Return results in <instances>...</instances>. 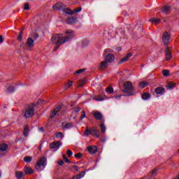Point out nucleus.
<instances>
[{"label": "nucleus", "instance_id": "1", "mask_svg": "<svg viewBox=\"0 0 179 179\" xmlns=\"http://www.w3.org/2000/svg\"><path fill=\"white\" fill-rule=\"evenodd\" d=\"M75 31L72 29H66L64 35L63 34H57L52 35L51 41L53 44H55V47L53 49V51H57L59 48L60 45L69 43L73 38H75Z\"/></svg>", "mask_w": 179, "mask_h": 179}, {"label": "nucleus", "instance_id": "2", "mask_svg": "<svg viewBox=\"0 0 179 179\" xmlns=\"http://www.w3.org/2000/svg\"><path fill=\"white\" fill-rule=\"evenodd\" d=\"M123 93L126 94V96H134L135 94V87L131 81H126L123 83Z\"/></svg>", "mask_w": 179, "mask_h": 179}, {"label": "nucleus", "instance_id": "3", "mask_svg": "<svg viewBox=\"0 0 179 179\" xmlns=\"http://www.w3.org/2000/svg\"><path fill=\"white\" fill-rule=\"evenodd\" d=\"M45 166H47V158L45 157H41L38 160L35 169L37 171H43L45 169Z\"/></svg>", "mask_w": 179, "mask_h": 179}, {"label": "nucleus", "instance_id": "4", "mask_svg": "<svg viewBox=\"0 0 179 179\" xmlns=\"http://www.w3.org/2000/svg\"><path fill=\"white\" fill-rule=\"evenodd\" d=\"M34 104L28 106L24 110L23 114L25 118H31L34 115Z\"/></svg>", "mask_w": 179, "mask_h": 179}, {"label": "nucleus", "instance_id": "5", "mask_svg": "<svg viewBox=\"0 0 179 179\" xmlns=\"http://www.w3.org/2000/svg\"><path fill=\"white\" fill-rule=\"evenodd\" d=\"M111 52H113V50L111 49H106L104 50V54L106 55L105 59L108 64H111V62L115 59V56Z\"/></svg>", "mask_w": 179, "mask_h": 179}, {"label": "nucleus", "instance_id": "6", "mask_svg": "<svg viewBox=\"0 0 179 179\" xmlns=\"http://www.w3.org/2000/svg\"><path fill=\"white\" fill-rule=\"evenodd\" d=\"M9 150V145L3 143L0 144V157L5 156L7 152Z\"/></svg>", "mask_w": 179, "mask_h": 179}, {"label": "nucleus", "instance_id": "7", "mask_svg": "<svg viewBox=\"0 0 179 179\" xmlns=\"http://www.w3.org/2000/svg\"><path fill=\"white\" fill-rule=\"evenodd\" d=\"M162 40L164 45L169 47V42L170 41V34L169 32H164L162 36Z\"/></svg>", "mask_w": 179, "mask_h": 179}, {"label": "nucleus", "instance_id": "8", "mask_svg": "<svg viewBox=\"0 0 179 179\" xmlns=\"http://www.w3.org/2000/svg\"><path fill=\"white\" fill-rule=\"evenodd\" d=\"M34 47V41L31 38H29L26 43V48L27 51H30Z\"/></svg>", "mask_w": 179, "mask_h": 179}, {"label": "nucleus", "instance_id": "9", "mask_svg": "<svg viewBox=\"0 0 179 179\" xmlns=\"http://www.w3.org/2000/svg\"><path fill=\"white\" fill-rule=\"evenodd\" d=\"M65 6V4L63 3L59 2L52 6V8L54 10H59V12H62V10L64 9V7Z\"/></svg>", "mask_w": 179, "mask_h": 179}, {"label": "nucleus", "instance_id": "10", "mask_svg": "<svg viewBox=\"0 0 179 179\" xmlns=\"http://www.w3.org/2000/svg\"><path fill=\"white\" fill-rule=\"evenodd\" d=\"M165 58L166 61H170L171 58H173V55H171V50H170V48L166 47L165 49Z\"/></svg>", "mask_w": 179, "mask_h": 179}, {"label": "nucleus", "instance_id": "11", "mask_svg": "<svg viewBox=\"0 0 179 179\" xmlns=\"http://www.w3.org/2000/svg\"><path fill=\"white\" fill-rule=\"evenodd\" d=\"M62 109V107L61 106H59L56 108H55L54 110L52 112L50 118H54L55 115H59V111Z\"/></svg>", "mask_w": 179, "mask_h": 179}, {"label": "nucleus", "instance_id": "12", "mask_svg": "<svg viewBox=\"0 0 179 179\" xmlns=\"http://www.w3.org/2000/svg\"><path fill=\"white\" fill-rule=\"evenodd\" d=\"M92 114L95 120H97L98 121H101V120H103V114L101 113L96 110Z\"/></svg>", "mask_w": 179, "mask_h": 179}, {"label": "nucleus", "instance_id": "13", "mask_svg": "<svg viewBox=\"0 0 179 179\" xmlns=\"http://www.w3.org/2000/svg\"><path fill=\"white\" fill-rule=\"evenodd\" d=\"M67 24H73L78 22V17H72L67 18L66 21Z\"/></svg>", "mask_w": 179, "mask_h": 179}, {"label": "nucleus", "instance_id": "14", "mask_svg": "<svg viewBox=\"0 0 179 179\" xmlns=\"http://www.w3.org/2000/svg\"><path fill=\"white\" fill-rule=\"evenodd\" d=\"M60 146H61V142L59 141L53 142L50 144V149H59Z\"/></svg>", "mask_w": 179, "mask_h": 179}, {"label": "nucleus", "instance_id": "15", "mask_svg": "<svg viewBox=\"0 0 179 179\" xmlns=\"http://www.w3.org/2000/svg\"><path fill=\"white\" fill-rule=\"evenodd\" d=\"M87 150L91 155H94L95 153H97V147L94 145L88 146Z\"/></svg>", "mask_w": 179, "mask_h": 179}, {"label": "nucleus", "instance_id": "16", "mask_svg": "<svg viewBox=\"0 0 179 179\" xmlns=\"http://www.w3.org/2000/svg\"><path fill=\"white\" fill-rule=\"evenodd\" d=\"M62 12L66 13V15H74L75 12H73L72 10L69 9V8H66L65 6L63 7V9L62 10Z\"/></svg>", "mask_w": 179, "mask_h": 179}, {"label": "nucleus", "instance_id": "17", "mask_svg": "<svg viewBox=\"0 0 179 179\" xmlns=\"http://www.w3.org/2000/svg\"><path fill=\"white\" fill-rule=\"evenodd\" d=\"M62 126V128H64V129H71V128H73V124L68 123L66 122H63Z\"/></svg>", "mask_w": 179, "mask_h": 179}, {"label": "nucleus", "instance_id": "18", "mask_svg": "<svg viewBox=\"0 0 179 179\" xmlns=\"http://www.w3.org/2000/svg\"><path fill=\"white\" fill-rule=\"evenodd\" d=\"M156 94H159V96H163L164 94V88L162 87H157L155 89Z\"/></svg>", "mask_w": 179, "mask_h": 179}, {"label": "nucleus", "instance_id": "19", "mask_svg": "<svg viewBox=\"0 0 179 179\" xmlns=\"http://www.w3.org/2000/svg\"><path fill=\"white\" fill-rule=\"evenodd\" d=\"M132 57V53H128L126 57H123L120 61L119 62V64H123V62H127L129 59V57Z\"/></svg>", "mask_w": 179, "mask_h": 179}, {"label": "nucleus", "instance_id": "20", "mask_svg": "<svg viewBox=\"0 0 179 179\" xmlns=\"http://www.w3.org/2000/svg\"><path fill=\"white\" fill-rule=\"evenodd\" d=\"M91 135L94 138H100V131L94 129H92Z\"/></svg>", "mask_w": 179, "mask_h": 179}, {"label": "nucleus", "instance_id": "21", "mask_svg": "<svg viewBox=\"0 0 179 179\" xmlns=\"http://www.w3.org/2000/svg\"><path fill=\"white\" fill-rule=\"evenodd\" d=\"M170 9H171V6H165L161 9L162 13H165L166 15L170 13Z\"/></svg>", "mask_w": 179, "mask_h": 179}, {"label": "nucleus", "instance_id": "22", "mask_svg": "<svg viewBox=\"0 0 179 179\" xmlns=\"http://www.w3.org/2000/svg\"><path fill=\"white\" fill-rule=\"evenodd\" d=\"M108 66V63L107 61L105 59V61H103L100 64V69H106Z\"/></svg>", "mask_w": 179, "mask_h": 179}, {"label": "nucleus", "instance_id": "23", "mask_svg": "<svg viewBox=\"0 0 179 179\" xmlns=\"http://www.w3.org/2000/svg\"><path fill=\"white\" fill-rule=\"evenodd\" d=\"M84 136H89V135H92V129H89V127H87L83 133Z\"/></svg>", "mask_w": 179, "mask_h": 179}, {"label": "nucleus", "instance_id": "24", "mask_svg": "<svg viewBox=\"0 0 179 179\" xmlns=\"http://www.w3.org/2000/svg\"><path fill=\"white\" fill-rule=\"evenodd\" d=\"M139 86H140L141 89H145V87H146V86H149V83H148L146 81H141L139 83Z\"/></svg>", "mask_w": 179, "mask_h": 179}, {"label": "nucleus", "instance_id": "25", "mask_svg": "<svg viewBox=\"0 0 179 179\" xmlns=\"http://www.w3.org/2000/svg\"><path fill=\"white\" fill-rule=\"evenodd\" d=\"M142 99L143 100H149V99H150V94L148 92H143L142 94Z\"/></svg>", "mask_w": 179, "mask_h": 179}, {"label": "nucleus", "instance_id": "26", "mask_svg": "<svg viewBox=\"0 0 179 179\" xmlns=\"http://www.w3.org/2000/svg\"><path fill=\"white\" fill-rule=\"evenodd\" d=\"M25 174H33V169L30 167L24 168Z\"/></svg>", "mask_w": 179, "mask_h": 179}, {"label": "nucleus", "instance_id": "27", "mask_svg": "<svg viewBox=\"0 0 179 179\" xmlns=\"http://www.w3.org/2000/svg\"><path fill=\"white\" fill-rule=\"evenodd\" d=\"M29 132H30V129H29V126L27 125L24 129V136L26 137L29 136Z\"/></svg>", "mask_w": 179, "mask_h": 179}, {"label": "nucleus", "instance_id": "28", "mask_svg": "<svg viewBox=\"0 0 179 179\" xmlns=\"http://www.w3.org/2000/svg\"><path fill=\"white\" fill-rule=\"evenodd\" d=\"M150 22H151L152 23H155V24H157L160 23V19L156 18V17H152L150 20Z\"/></svg>", "mask_w": 179, "mask_h": 179}, {"label": "nucleus", "instance_id": "29", "mask_svg": "<svg viewBox=\"0 0 179 179\" xmlns=\"http://www.w3.org/2000/svg\"><path fill=\"white\" fill-rule=\"evenodd\" d=\"M15 176H16V178H17V179H22V177H23V172L16 171Z\"/></svg>", "mask_w": 179, "mask_h": 179}, {"label": "nucleus", "instance_id": "30", "mask_svg": "<svg viewBox=\"0 0 179 179\" xmlns=\"http://www.w3.org/2000/svg\"><path fill=\"white\" fill-rule=\"evenodd\" d=\"M175 87H176V84L175 83H169L166 85V89L169 90L174 89Z\"/></svg>", "mask_w": 179, "mask_h": 179}, {"label": "nucleus", "instance_id": "31", "mask_svg": "<svg viewBox=\"0 0 179 179\" xmlns=\"http://www.w3.org/2000/svg\"><path fill=\"white\" fill-rule=\"evenodd\" d=\"M106 92L111 94L114 93V89L113 88V87H108L107 88H106Z\"/></svg>", "mask_w": 179, "mask_h": 179}, {"label": "nucleus", "instance_id": "32", "mask_svg": "<svg viewBox=\"0 0 179 179\" xmlns=\"http://www.w3.org/2000/svg\"><path fill=\"white\" fill-rule=\"evenodd\" d=\"M100 127H101V132L102 134H104V132H106V125H104V123L101 124Z\"/></svg>", "mask_w": 179, "mask_h": 179}, {"label": "nucleus", "instance_id": "33", "mask_svg": "<svg viewBox=\"0 0 179 179\" xmlns=\"http://www.w3.org/2000/svg\"><path fill=\"white\" fill-rule=\"evenodd\" d=\"M56 138L57 139L59 138H62V139H63L64 138V134H62V132H57L56 134Z\"/></svg>", "mask_w": 179, "mask_h": 179}, {"label": "nucleus", "instance_id": "34", "mask_svg": "<svg viewBox=\"0 0 179 179\" xmlns=\"http://www.w3.org/2000/svg\"><path fill=\"white\" fill-rule=\"evenodd\" d=\"M31 157H25L24 158V162H25V163H30V162H31Z\"/></svg>", "mask_w": 179, "mask_h": 179}, {"label": "nucleus", "instance_id": "35", "mask_svg": "<svg viewBox=\"0 0 179 179\" xmlns=\"http://www.w3.org/2000/svg\"><path fill=\"white\" fill-rule=\"evenodd\" d=\"M23 37V31H21L20 34L18 35L17 40L18 41H22V38Z\"/></svg>", "mask_w": 179, "mask_h": 179}, {"label": "nucleus", "instance_id": "36", "mask_svg": "<svg viewBox=\"0 0 179 179\" xmlns=\"http://www.w3.org/2000/svg\"><path fill=\"white\" fill-rule=\"evenodd\" d=\"M86 85V80H82L78 83V87H83Z\"/></svg>", "mask_w": 179, "mask_h": 179}, {"label": "nucleus", "instance_id": "37", "mask_svg": "<svg viewBox=\"0 0 179 179\" xmlns=\"http://www.w3.org/2000/svg\"><path fill=\"white\" fill-rule=\"evenodd\" d=\"M85 71H86V69H79L78 71H76L75 73H74V75H78L79 73H82V72H85Z\"/></svg>", "mask_w": 179, "mask_h": 179}, {"label": "nucleus", "instance_id": "38", "mask_svg": "<svg viewBox=\"0 0 179 179\" xmlns=\"http://www.w3.org/2000/svg\"><path fill=\"white\" fill-rule=\"evenodd\" d=\"M162 75H164V76H169L170 75V71H169V70H164L162 71Z\"/></svg>", "mask_w": 179, "mask_h": 179}, {"label": "nucleus", "instance_id": "39", "mask_svg": "<svg viewBox=\"0 0 179 179\" xmlns=\"http://www.w3.org/2000/svg\"><path fill=\"white\" fill-rule=\"evenodd\" d=\"M7 90L8 93H13V92L15 91V87H13V86H10L8 87Z\"/></svg>", "mask_w": 179, "mask_h": 179}, {"label": "nucleus", "instance_id": "40", "mask_svg": "<svg viewBox=\"0 0 179 179\" xmlns=\"http://www.w3.org/2000/svg\"><path fill=\"white\" fill-rule=\"evenodd\" d=\"M29 6L30 5L29 4V3H26L24 6V10H29V9H30Z\"/></svg>", "mask_w": 179, "mask_h": 179}, {"label": "nucleus", "instance_id": "41", "mask_svg": "<svg viewBox=\"0 0 179 179\" xmlns=\"http://www.w3.org/2000/svg\"><path fill=\"white\" fill-rule=\"evenodd\" d=\"M81 10H82V8L78 7L73 12H74V13H79V12H80Z\"/></svg>", "mask_w": 179, "mask_h": 179}, {"label": "nucleus", "instance_id": "42", "mask_svg": "<svg viewBox=\"0 0 179 179\" xmlns=\"http://www.w3.org/2000/svg\"><path fill=\"white\" fill-rule=\"evenodd\" d=\"M82 156H83V155L80 152H78L74 155V157H76L77 159H80L82 157Z\"/></svg>", "mask_w": 179, "mask_h": 179}, {"label": "nucleus", "instance_id": "43", "mask_svg": "<svg viewBox=\"0 0 179 179\" xmlns=\"http://www.w3.org/2000/svg\"><path fill=\"white\" fill-rule=\"evenodd\" d=\"M73 155V152H72L71 150H67V155L69 156V157H71V156H72Z\"/></svg>", "mask_w": 179, "mask_h": 179}, {"label": "nucleus", "instance_id": "44", "mask_svg": "<svg viewBox=\"0 0 179 179\" xmlns=\"http://www.w3.org/2000/svg\"><path fill=\"white\" fill-rule=\"evenodd\" d=\"M86 117V112L83 111L82 115H81V120H83V118Z\"/></svg>", "mask_w": 179, "mask_h": 179}, {"label": "nucleus", "instance_id": "45", "mask_svg": "<svg viewBox=\"0 0 179 179\" xmlns=\"http://www.w3.org/2000/svg\"><path fill=\"white\" fill-rule=\"evenodd\" d=\"M58 164L59 166H64V160L61 159L58 162Z\"/></svg>", "mask_w": 179, "mask_h": 179}, {"label": "nucleus", "instance_id": "46", "mask_svg": "<svg viewBox=\"0 0 179 179\" xmlns=\"http://www.w3.org/2000/svg\"><path fill=\"white\" fill-rule=\"evenodd\" d=\"M79 111H80V108H79V107H76V108H74V112H75V113H79Z\"/></svg>", "mask_w": 179, "mask_h": 179}, {"label": "nucleus", "instance_id": "47", "mask_svg": "<svg viewBox=\"0 0 179 179\" xmlns=\"http://www.w3.org/2000/svg\"><path fill=\"white\" fill-rule=\"evenodd\" d=\"M73 82V81H70L68 83V84L66 85L67 87H71V86H72Z\"/></svg>", "mask_w": 179, "mask_h": 179}, {"label": "nucleus", "instance_id": "48", "mask_svg": "<svg viewBox=\"0 0 179 179\" xmlns=\"http://www.w3.org/2000/svg\"><path fill=\"white\" fill-rule=\"evenodd\" d=\"M101 141V142H103V143H105L106 141H107V138L106 137H102Z\"/></svg>", "mask_w": 179, "mask_h": 179}, {"label": "nucleus", "instance_id": "49", "mask_svg": "<svg viewBox=\"0 0 179 179\" xmlns=\"http://www.w3.org/2000/svg\"><path fill=\"white\" fill-rule=\"evenodd\" d=\"M95 100L96 101H103V100H104V99H103V98H95Z\"/></svg>", "mask_w": 179, "mask_h": 179}, {"label": "nucleus", "instance_id": "50", "mask_svg": "<svg viewBox=\"0 0 179 179\" xmlns=\"http://www.w3.org/2000/svg\"><path fill=\"white\" fill-rule=\"evenodd\" d=\"M2 43H3V37L0 36V44H2Z\"/></svg>", "mask_w": 179, "mask_h": 179}, {"label": "nucleus", "instance_id": "51", "mask_svg": "<svg viewBox=\"0 0 179 179\" xmlns=\"http://www.w3.org/2000/svg\"><path fill=\"white\" fill-rule=\"evenodd\" d=\"M65 163H71V161H69L67 158H64Z\"/></svg>", "mask_w": 179, "mask_h": 179}, {"label": "nucleus", "instance_id": "52", "mask_svg": "<svg viewBox=\"0 0 179 179\" xmlns=\"http://www.w3.org/2000/svg\"><path fill=\"white\" fill-rule=\"evenodd\" d=\"M122 95H120V96H115V99H121Z\"/></svg>", "mask_w": 179, "mask_h": 179}, {"label": "nucleus", "instance_id": "53", "mask_svg": "<svg viewBox=\"0 0 179 179\" xmlns=\"http://www.w3.org/2000/svg\"><path fill=\"white\" fill-rule=\"evenodd\" d=\"M74 169H76V171H78L79 170L78 169V166H74Z\"/></svg>", "mask_w": 179, "mask_h": 179}, {"label": "nucleus", "instance_id": "54", "mask_svg": "<svg viewBox=\"0 0 179 179\" xmlns=\"http://www.w3.org/2000/svg\"><path fill=\"white\" fill-rule=\"evenodd\" d=\"M63 159H64V160H65V159H66V157H65V155H63Z\"/></svg>", "mask_w": 179, "mask_h": 179}, {"label": "nucleus", "instance_id": "55", "mask_svg": "<svg viewBox=\"0 0 179 179\" xmlns=\"http://www.w3.org/2000/svg\"><path fill=\"white\" fill-rule=\"evenodd\" d=\"M40 131H44V129H43V127H41V128H40Z\"/></svg>", "mask_w": 179, "mask_h": 179}, {"label": "nucleus", "instance_id": "56", "mask_svg": "<svg viewBox=\"0 0 179 179\" xmlns=\"http://www.w3.org/2000/svg\"><path fill=\"white\" fill-rule=\"evenodd\" d=\"M117 50H118L119 51H121V48H117Z\"/></svg>", "mask_w": 179, "mask_h": 179}, {"label": "nucleus", "instance_id": "57", "mask_svg": "<svg viewBox=\"0 0 179 179\" xmlns=\"http://www.w3.org/2000/svg\"><path fill=\"white\" fill-rule=\"evenodd\" d=\"M155 173H156V170H154V171H152V174H155Z\"/></svg>", "mask_w": 179, "mask_h": 179}, {"label": "nucleus", "instance_id": "58", "mask_svg": "<svg viewBox=\"0 0 179 179\" xmlns=\"http://www.w3.org/2000/svg\"><path fill=\"white\" fill-rule=\"evenodd\" d=\"M36 40H37V38L38 37V35H36Z\"/></svg>", "mask_w": 179, "mask_h": 179}, {"label": "nucleus", "instance_id": "59", "mask_svg": "<svg viewBox=\"0 0 179 179\" xmlns=\"http://www.w3.org/2000/svg\"><path fill=\"white\" fill-rule=\"evenodd\" d=\"M2 176V174L0 173V177Z\"/></svg>", "mask_w": 179, "mask_h": 179}, {"label": "nucleus", "instance_id": "60", "mask_svg": "<svg viewBox=\"0 0 179 179\" xmlns=\"http://www.w3.org/2000/svg\"><path fill=\"white\" fill-rule=\"evenodd\" d=\"M31 1H33V0H31Z\"/></svg>", "mask_w": 179, "mask_h": 179}]
</instances>
